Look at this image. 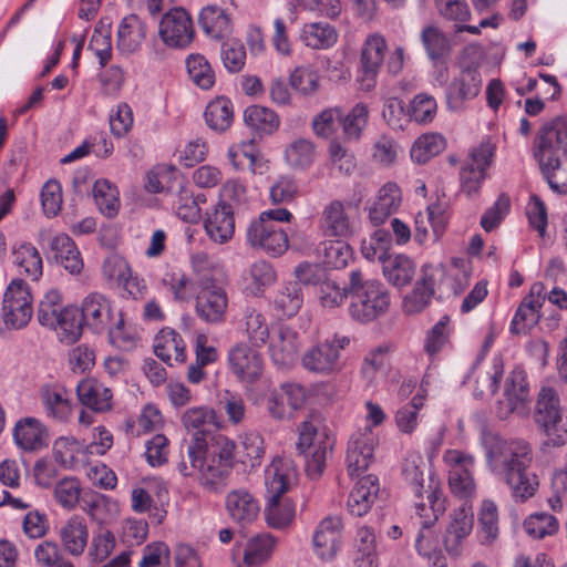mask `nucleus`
Wrapping results in <instances>:
<instances>
[{
	"label": "nucleus",
	"instance_id": "1",
	"mask_svg": "<svg viewBox=\"0 0 567 567\" xmlns=\"http://www.w3.org/2000/svg\"><path fill=\"white\" fill-rule=\"evenodd\" d=\"M296 477L292 462L275 458L265 473L267 505L264 511L267 525L274 529L288 527L295 518V505L282 498Z\"/></svg>",
	"mask_w": 567,
	"mask_h": 567
},
{
	"label": "nucleus",
	"instance_id": "2",
	"mask_svg": "<svg viewBox=\"0 0 567 567\" xmlns=\"http://www.w3.org/2000/svg\"><path fill=\"white\" fill-rule=\"evenodd\" d=\"M349 313L361 323H368L385 313L390 297L379 280L364 278L359 270H351L348 282Z\"/></svg>",
	"mask_w": 567,
	"mask_h": 567
},
{
	"label": "nucleus",
	"instance_id": "3",
	"mask_svg": "<svg viewBox=\"0 0 567 567\" xmlns=\"http://www.w3.org/2000/svg\"><path fill=\"white\" fill-rule=\"evenodd\" d=\"M297 449L306 457V473L317 480L324 471L328 456L334 445L331 431L318 416L310 415L298 426Z\"/></svg>",
	"mask_w": 567,
	"mask_h": 567
},
{
	"label": "nucleus",
	"instance_id": "4",
	"mask_svg": "<svg viewBox=\"0 0 567 567\" xmlns=\"http://www.w3.org/2000/svg\"><path fill=\"white\" fill-rule=\"evenodd\" d=\"M292 214L286 208H274L262 212L252 220L246 230L247 243L271 256H281L289 246L287 233L278 223H289Z\"/></svg>",
	"mask_w": 567,
	"mask_h": 567
},
{
	"label": "nucleus",
	"instance_id": "5",
	"mask_svg": "<svg viewBox=\"0 0 567 567\" xmlns=\"http://www.w3.org/2000/svg\"><path fill=\"white\" fill-rule=\"evenodd\" d=\"M485 458L488 470L498 480L515 471L530 467L533 450L525 440H506L495 435L485 442Z\"/></svg>",
	"mask_w": 567,
	"mask_h": 567
},
{
	"label": "nucleus",
	"instance_id": "6",
	"mask_svg": "<svg viewBox=\"0 0 567 567\" xmlns=\"http://www.w3.org/2000/svg\"><path fill=\"white\" fill-rule=\"evenodd\" d=\"M350 337L333 333L331 337L307 349L301 365L309 372L332 375L342 369L341 351L350 344Z\"/></svg>",
	"mask_w": 567,
	"mask_h": 567
},
{
	"label": "nucleus",
	"instance_id": "7",
	"mask_svg": "<svg viewBox=\"0 0 567 567\" xmlns=\"http://www.w3.org/2000/svg\"><path fill=\"white\" fill-rule=\"evenodd\" d=\"M447 467L449 486L453 495L464 499L466 504L475 497L477 485L473 475L474 456L458 450H447L443 455Z\"/></svg>",
	"mask_w": 567,
	"mask_h": 567
},
{
	"label": "nucleus",
	"instance_id": "8",
	"mask_svg": "<svg viewBox=\"0 0 567 567\" xmlns=\"http://www.w3.org/2000/svg\"><path fill=\"white\" fill-rule=\"evenodd\" d=\"M32 295L29 285L22 279H13L7 287L1 309V318L8 329H21L32 318Z\"/></svg>",
	"mask_w": 567,
	"mask_h": 567
},
{
	"label": "nucleus",
	"instance_id": "9",
	"mask_svg": "<svg viewBox=\"0 0 567 567\" xmlns=\"http://www.w3.org/2000/svg\"><path fill=\"white\" fill-rule=\"evenodd\" d=\"M495 151L496 145L491 140H484L468 153L460 172L461 190L468 197L478 194Z\"/></svg>",
	"mask_w": 567,
	"mask_h": 567
},
{
	"label": "nucleus",
	"instance_id": "10",
	"mask_svg": "<svg viewBox=\"0 0 567 567\" xmlns=\"http://www.w3.org/2000/svg\"><path fill=\"white\" fill-rule=\"evenodd\" d=\"M182 425L192 434L187 444L190 458L204 446V441L214 435V431L219 427V421L214 409L207 405L193 406L184 411L181 416Z\"/></svg>",
	"mask_w": 567,
	"mask_h": 567
},
{
	"label": "nucleus",
	"instance_id": "11",
	"mask_svg": "<svg viewBox=\"0 0 567 567\" xmlns=\"http://www.w3.org/2000/svg\"><path fill=\"white\" fill-rule=\"evenodd\" d=\"M535 159L567 156V116H557L544 123L533 143Z\"/></svg>",
	"mask_w": 567,
	"mask_h": 567
},
{
	"label": "nucleus",
	"instance_id": "12",
	"mask_svg": "<svg viewBox=\"0 0 567 567\" xmlns=\"http://www.w3.org/2000/svg\"><path fill=\"white\" fill-rule=\"evenodd\" d=\"M228 364L231 373L246 384H254L264 373L261 354L252 346L240 342L228 351Z\"/></svg>",
	"mask_w": 567,
	"mask_h": 567
},
{
	"label": "nucleus",
	"instance_id": "13",
	"mask_svg": "<svg viewBox=\"0 0 567 567\" xmlns=\"http://www.w3.org/2000/svg\"><path fill=\"white\" fill-rule=\"evenodd\" d=\"M159 35L172 48H185L194 39L193 20L184 8L167 11L159 23Z\"/></svg>",
	"mask_w": 567,
	"mask_h": 567
},
{
	"label": "nucleus",
	"instance_id": "14",
	"mask_svg": "<svg viewBox=\"0 0 567 567\" xmlns=\"http://www.w3.org/2000/svg\"><path fill=\"white\" fill-rule=\"evenodd\" d=\"M377 436L370 426L355 431L348 443L347 468L351 476L361 475L373 462Z\"/></svg>",
	"mask_w": 567,
	"mask_h": 567
},
{
	"label": "nucleus",
	"instance_id": "15",
	"mask_svg": "<svg viewBox=\"0 0 567 567\" xmlns=\"http://www.w3.org/2000/svg\"><path fill=\"white\" fill-rule=\"evenodd\" d=\"M529 386L526 372L515 368L506 378L504 400L499 402V415L506 417L509 413L524 415L528 411Z\"/></svg>",
	"mask_w": 567,
	"mask_h": 567
},
{
	"label": "nucleus",
	"instance_id": "16",
	"mask_svg": "<svg viewBox=\"0 0 567 567\" xmlns=\"http://www.w3.org/2000/svg\"><path fill=\"white\" fill-rule=\"evenodd\" d=\"M445 275L442 265H425L422 267L421 277L414 289L403 300L404 310L408 313L422 311L431 301L435 286H439Z\"/></svg>",
	"mask_w": 567,
	"mask_h": 567
},
{
	"label": "nucleus",
	"instance_id": "17",
	"mask_svg": "<svg viewBox=\"0 0 567 567\" xmlns=\"http://www.w3.org/2000/svg\"><path fill=\"white\" fill-rule=\"evenodd\" d=\"M79 310L84 326L95 333L106 331L117 316L111 300L100 292L89 293L83 299L81 309Z\"/></svg>",
	"mask_w": 567,
	"mask_h": 567
},
{
	"label": "nucleus",
	"instance_id": "18",
	"mask_svg": "<svg viewBox=\"0 0 567 567\" xmlns=\"http://www.w3.org/2000/svg\"><path fill=\"white\" fill-rule=\"evenodd\" d=\"M473 523L474 515L470 504L463 503L454 511L443 539L445 550L451 557L462 555L463 544L472 533Z\"/></svg>",
	"mask_w": 567,
	"mask_h": 567
},
{
	"label": "nucleus",
	"instance_id": "19",
	"mask_svg": "<svg viewBox=\"0 0 567 567\" xmlns=\"http://www.w3.org/2000/svg\"><path fill=\"white\" fill-rule=\"evenodd\" d=\"M228 297L224 288L214 284L202 286L195 305L197 316L207 323L225 320Z\"/></svg>",
	"mask_w": 567,
	"mask_h": 567
},
{
	"label": "nucleus",
	"instance_id": "20",
	"mask_svg": "<svg viewBox=\"0 0 567 567\" xmlns=\"http://www.w3.org/2000/svg\"><path fill=\"white\" fill-rule=\"evenodd\" d=\"M208 454L209 456L215 457L216 460H220L224 463H228V465L235 466L236 463V444L233 440L227 437L224 434H214L209 439L204 441V446L202 450L194 454L190 458L189 451H187V457L190 462V466L187 467L185 463H182L179 466V473L183 476H194L195 475V463L200 462V456Z\"/></svg>",
	"mask_w": 567,
	"mask_h": 567
},
{
	"label": "nucleus",
	"instance_id": "21",
	"mask_svg": "<svg viewBox=\"0 0 567 567\" xmlns=\"http://www.w3.org/2000/svg\"><path fill=\"white\" fill-rule=\"evenodd\" d=\"M235 210L229 203H218L207 210L204 221L206 235L216 244L228 243L235 233Z\"/></svg>",
	"mask_w": 567,
	"mask_h": 567
},
{
	"label": "nucleus",
	"instance_id": "22",
	"mask_svg": "<svg viewBox=\"0 0 567 567\" xmlns=\"http://www.w3.org/2000/svg\"><path fill=\"white\" fill-rule=\"evenodd\" d=\"M12 436L16 445L24 452H37L49 445L48 427L32 416L18 420Z\"/></svg>",
	"mask_w": 567,
	"mask_h": 567
},
{
	"label": "nucleus",
	"instance_id": "23",
	"mask_svg": "<svg viewBox=\"0 0 567 567\" xmlns=\"http://www.w3.org/2000/svg\"><path fill=\"white\" fill-rule=\"evenodd\" d=\"M342 520L338 516H328L317 526L313 534V549L322 560L336 557L341 543Z\"/></svg>",
	"mask_w": 567,
	"mask_h": 567
},
{
	"label": "nucleus",
	"instance_id": "24",
	"mask_svg": "<svg viewBox=\"0 0 567 567\" xmlns=\"http://www.w3.org/2000/svg\"><path fill=\"white\" fill-rule=\"evenodd\" d=\"M298 333L288 326H280L269 341V353L272 362L279 368L291 367L299 351Z\"/></svg>",
	"mask_w": 567,
	"mask_h": 567
},
{
	"label": "nucleus",
	"instance_id": "25",
	"mask_svg": "<svg viewBox=\"0 0 567 567\" xmlns=\"http://www.w3.org/2000/svg\"><path fill=\"white\" fill-rule=\"evenodd\" d=\"M225 507L229 518L241 526L251 524L259 515L258 499L246 488H236L226 495Z\"/></svg>",
	"mask_w": 567,
	"mask_h": 567
},
{
	"label": "nucleus",
	"instance_id": "26",
	"mask_svg": "<svg viewBox=\"0 0 567 567\" xmlns=\"http://www.w3.org/2000/svg\"><path fill=\"white\" fill-rule=\"evenodd\" d=\"M348 207H350L348 205ZM320 229L324 236L347 238L353 234V221L348 213L347 205L340 200H332L322 209Z\"/></svg>",
	"mask_w": 567,
	"mask_h": 567
},
{
	"label": "nucleus",
	"instance_id": "27",
	"mask_svg": "<svg viewBox=\"0 0 567 567\" xmlns=\"http://www.w3.org/2000/svg\"><path fill=\"white\" fill-rule=\"evenodd\" d=\"M482 87L480 73H458L446 87V103L451 111L463 109L465 101L477 96Z\"/></svg>",
	"mask_w": 567,
	"mask_h": 567
},
{
	"label": "nucleus",
	"instance_id": "28",
	"mask_svg": "<svg viewBox=\"0 0 567 567\" xmlns=\"http://www.w3.org/2000/svg\"><path fill=\"white\" fill-rule=\"evenodd\" d=\"M198 24L203 32L213 40H221L233 32L230 13L217 4H208L199 11Z\"/></svg>",
	"mask_w": 567,
	"mask_h": 567
},
{
	"label": "nucleus",
	"instance_id": "29",
	"mask_svg": "<svg viewBox=\"0 0 567 567\" xmlns=\"http://www.w3.org/2000/svg\"><path fill=\"white\" fill-rule=\"evenodd\" d=\"M379 493V480L374 475L362 476L352 488L347 507L352 516L365 515L373 505Z\"/></svg>",
	"mask_w": 567,
	"mask_h": 567
},
{
	"label": "nucleus",
	"instance_id": "30",
	"mask_svg": "<svg viewBox=\"0 0 567 567\" xmlns=\"http://www.w3.org/2000/svg\"><path fill=\"white\" fill-rule=\"evenodd\" d=\"M402 194L400 187L392 182L384 184L369 209V219L374 226L382 225L400 207Z\"/></svg>",
	"mask_w": 567,
	"mask_h": 567
},
{
	"label": "nucleus",
	"instance_id": "31",
	"mask_svg": "<svg viewBox=\"0 0 567 567\" xmlns=\"http://www.w3.org/2000/svg\"><path fill=\"white\" fill-rule=\"evenodd\" d=\"M234 466L216 460L208 454L200 456V462L195 463V475L199 483L209 491H218L225 486Z\"/></svg>",
	"mask_w": 567,
	"mask_h": 567
},
{
	"label": "nucleus",
	"instance_id": "32",
	"mask_svg": "<svg viewBox=\"0 0 567 567\" xmlns=\"http://www.w3.org/2000/svg\"><path fill=\"white\" fill-rule=\"evenodd\" d=\"M60 539L65 551L74 557L81 556L89 542V528L82 516L73 515L61 527Z\"/></svg>",
	"mask_w": 567,
	"mask_h": 567
},
{
	"label": "nucleus",
	"instance_id": "33",
	"mask_svg": "<svg viewBox=\"0 0 567 567\" xmlns=\"http://www.w3.org/2000/svg\"><path fill=\"white\" fill-rule=\"evenodd\" d=\"M50 249L55 261L71 275H79L83 260L74 241L66 234H59L50 239Z\"/></svg>",
	"mask_w": 567,
	"mask_h": 567
},
{
	"label": "nucleus",
	"instance_id": "34",
	"mask_svg": "<svg viewBox=\"0 0 567 567\" xmlns=\"http://www.w3.org/2000/svg\"><path fill=\"white\" fill-rule=\"evenodd\" d=\"M477 530L476 537L481 545L492 546L499 536V515L498 507L493 499L485 498L482 501L477 512Z\"/></svg>",
	"mask_w": 567,
	"mask_h": 567
},
{
	"label": "nucleus",
	"instance_id": "35",
	"mask_svg": "<svg viewBox=\"0 0 567 567\" xmlns=\"http://www.w3.org/2000/svg\"><path fill=\"white\" fill-rule=\"evenodd\" d=\"M76 393L80 402L95 412H104L112 406L111 390L97 380H82L76 386Z\"/></svg>",
	"mask_w": 567,
	"mask_h": 567
},
{
	"label": "nucleus",
	"instance_id": "36",
	"mask_svg": "<svg viewBox=\"0 0 567 567\" xmlns=\"http://www.w3.org/2000/svg\"><path fill=\"white\" fill-rule=\"evenodd\" d=\"M498 481L509 488L511 496L516 503H524L533 497L539 486L538 477L530 467L515 471Z\"/></svg>",
	"mask_w": 567,
	"mask_h": 567
},
{
	"label": "nucleus",
	"instance_id": "37",
	"mask_svg": "<svg viewBox=\"0 0 567 567\" xmlns=\"http://www.w3.org/2000/svg\"><path fill=\"white\" fill-rule=\"evenodd\" d=\"M40 401L45 414L59 422H66L72 414L69 393L60 386H45L40 392Z\"/></svg>",
	"mask_w": 567,
	"mask_h": 567
},
{
	"label": "nucleus",
	"instance_id": "38",
	"mask_svg": "<svg viewBox=\"0 0 567 567\" xmlns=\"http://www.w3.org/2000/svg\"><path fill=\"white\" fill-rule=\"evenodd\" d=\"M145 35L146 25L144 21L135 14H130L118 25L117 49L122 53H133L141 47Z\"/></svg>",
	"mask_w": 567,
	"mask_h": 567
},
{
	"label": "nucleus",
	"instance_id": "39",
	"mask_svg": "<svg viewBox=\"0 0 567 567\" xmlns=\"http://www.w3.org/2000/svg\"><path fill=\"white\" fill-rule=\"evenodd\" d=\"M154 353L164 362L172 365V360L184 362L186 360L185 343L182 337L173 329H162L154 340Z\"/></svg>",
	"mask_w": 567,
	"mask_h": 567
},
{
	"label": "nucleus",
	"instance_id": "40",
	"mask_svg": "<svg viewBox=\"0 0 567 567\" xmlns=\"http://www.w3.org/2000/svg\"><path fill=\"white\" fill-rule=\"evenodd\" d=\"M354 567H378L377 536L370 526H360L354 538Z\"/></svg>",
	"mask_w": 567,
	"mask_h": 567
},
{
	"label": "nucleus",
	"instance_id": "41",
	"mask_svg": "<svg viewBox=\"0 0 567 567\" xmlns=\"http://www.w3.org/2000/svg\"><path fill=\"white\" fill-rule=\"evenodd\" d=\"M302 43L315 50H327L338 41V32L327 22L306 23L301 30Z\"/></svg>",
	"mask_w": 567,
	"mask_h": 567
},
{
	"label": "nucleus",
	"instance_id": "42",
	"mask_svg": "<svg viewBox=\"0 0 567 567\" xmlns=\"http://www.w3.org/2000/svg\"><path fill=\"white\" fill-rule=\"evenodd\" d=\"M13 262L20 274L38 280L42 276L43 262L39 250L30 243H23L13 248Z\"/></svg>",
	"mask_w": 567,
	"mask_h": 567
},
{
	"label": "nucleus",
	"instance_id": "43",
	"mask_svg": "<svg viewBox=\"0 0 567 567\" xmlns=\"http://www.w3.org/2000/svg\"><path fill=\"white\" fill-rule=\"evenodd\" d=\"M81 508L97 524H105L116 512V504L107 496L96 492H85L82 495Z\"/></svg>",
	"mask_w": 567,
	"mask_h": 567
},
{
	"label": "nucleus",
	"instance_id": "44",
	"mask_svg": "<svg viewBox=\"0 0 567 567\" xmlns=\"http://www.w3.org/2000/svg\"><path fill=\"white\" fill-rule=\"evenodd\" d=\"M277 538L269 533H261L249 538L245 546L244 564L259 566L268 560L276 547Z\"/></svg>",
	"mask_w": 567,
	"mask_h": 567
},
{
	"label": "nucleus",
	"instance_id": "45",
	"mask_svg": "<svg viewBox=\"0 0 567 567\" xmlns=\"http://www.w3.org/2000/svg\"><path fill=\"white\" fill-rule=\"evenodd\" d=\"M303 296L297 281H290L280 286L272 299L275 310L286 317L295 316L301 308Z\"/></svg>",
	"mask_w": 567,
	"mask_h": 567
},
{
	"label": "nucleus",
	"instance_id": "46",
	"mask_svg": "<svg viewBox=\"0 0 567 567\" xmlns=\"http://www.w3.org/2000/svg\"><path fill=\"white\" fill-rule=\"evenodd\" d=\"M536 162L549 187L557 193L567 194V156L538 158Z\"/></svg>",
	"mask_w": 567,
	"mask_h": 567
},
{
	"label": "nucleus",
	"instance_id": "47",
	"mask_svg": "<svg viewBox=\"0 0 567 567\" xmlns=\"http://www.w3.org/2000/svg\"><path fill=\"white\" fill-rule=\"evenodd\" d=\"M244 122L259 134H272L280 125L277 113L268 107L250 105L244 111Z\"/></svg>",
	"mask_w": 567,
	"mask_h": 567
},
{
	"label": "nucleus",
	"instance_id": "48",
	"mask_svg": "<svg viewBox=\"0 0 567 567\" xmlns=\"http://www.w3.org/2000/svg\"><path fill=\"white\" fill-rule=\"evenodd\" d=\"M58 320L59 323L53 326L52 329L56 331L60 340L66 344L76 342L82 334L84 326L78 307H64Z\"/></svg>",
	"mask_w": 567,
	"mask_h": 567
},
{
	"label": "nucleus",
	"instance_id": "49",
	"mask_svg": "<svg viewBox=\"0 0 567 567\" xmlns=\"http://www.w3.org/2000/svg\"><path fill=\"white\" fill-rule=\"evenodd\" d=\"M204 117L209 128L216 132H225L233 123V103L227 97H217L207 104Z\"/></svg>",
	"mask_w": 567,
	"mask_h": 567
},
{
	"label": "nucleus",
	"instance_id": "50",
	"mask_svg": "<svg viewBox=\"0 0 567 567\" xmlns=\"http://www.w3.org/2000/svg\"><path fill=\"white\" fill-rule=\"evenodd\" d=\"M102 271L107 279L124 284L125 288L134 297L136 292L133 291V288H136L138 293H142V290L145 288V286H140L137 277L131 276L128 264L118 256L106 258L103 262Z\"/></svg>",
	"mask_w": 567,
	"mask_h": 567
},
{
	"label": "nucleus",
	"instance_id": "51",
	"mask_svg": "<svg viewBox=\"0 0 567 567\" xmlns=\"http://www.w3.org/2000/svg\"><path fill=\"white\" fill-rule=\"evenodd\" d=\"M382 268L388 281L396 287L406 286L414 275L412 260L403 255L388 256Z\"/></svg>",
	"mask_w": 567,
	"mask_h": 567
},
{
	"label": "nucleus",
	"instance_id": "52",
	"mask_svg": "<svg viewBox=\"0 0 567 567\" xmlns=\"http://www.w3.org/2000/svg\"><path fill=\"white\" fill-rule=\"evenodd\" d=\"M93 198L99 210L106 217H115L120 209L118 190L107 179H97L93 185Z\"/></svg>",
	"mask_w": 567,
	"mask_h": 567
},
{
	"label": "nucleus",
	"instance_id": "53",
	"mask_svg": "<svg viewBox=\"0 0 567 567\" xmlns=\"http://www.w3.org/2000/svg\"><path fill=\"white\" fill-rule=\"evenodd\" d=\"M445 148V140L437 133L419 136L412 144L410 156L413 162L424 164Z\"/></svg>",
	"mask_w": 567,
	"mask_h": 567
},
{
	"label": "nucleus",
	"instance_id": "54",
	"mask_svg": "<svg viewBox=\"0 0 567 567\" xmlns=\"http://www.w3.org/2000/svg\"><path fill=\"white\" fill-rule=\"evenodd\" d=\"M322 262L331 268H344L352 259V248L343 240H324L318 247Z\"/></svg>",
	"mask_w": 567,
	"mask_h": 567
},
{
	"label": "nucleus",
	"instance_id": "55",
	"mask_svg": "<svg viewBox=\"0 0 567 567\" xmlns=\"http://www.w3.org/2000/svg\"><path fill=\"white\" fill-rule=\"evenodd\" d=\"M244 321L245 332L250 344L255 348L262 347L269 339V324L265 315L255 308H247Z\"/></svg>",
	"mask_w": 567,
	"mask_h": 567
},
{
	"label": "nucleus",
	"instance_id": "56",
	"mask_svg": "<svg viewBox=\"0 0 567 567\" xmlns=\"http://www.w3.org/2000/svg\"><path fill=\"white\" fill-rule=\"evenodd\" d=\"M423 405L424 396L417 394L396 410L394 422L401 433L410 435L416 430L420 422V411Z\"/></svg>",
	"mask_w": 567,
	"mask_h": 567
},
{
	"label": "nucleus",
	"instance_id": "57",
	"mask_svg": "<svg viewBox=\"0 0 567 567\" xmlns=\"http://www.w3.org/2000/svg\"><path fill=\"white\" fill-rule=\"evenodd\" d=\"M422 44L431 60L443 59L451 50L450 40L435 25H426L421 32Z\"/></svg>",
	"mask_w": 567,
	"mask_h": 567
},
{
	"label": "nucleus",
	"instance_id": "58",
	"mask_svg": "<svg viewBox=\"0 0 567 567\" xmlns=\"http://www.w3.org/2000/svg\"><path fill=\"white\" fill-rule=\"evenodd\" d=\"M388 45L383 37L369 35L361 50V63L364 71H377L381 68Z\"/></svg>",
	"mask_w": 567,
	"mask_h": 567
},
{
	"label": "nucleus",
	"instance_id": "59",
	"mask_svg": "<svg viewBox=\"0 0 567 567\" xmlns=\"http://www.w3.org/2000/svg\"><path fill=\"white\" fill-rule=\"evenodd\" d=\"M87 50L99 59V66H106L112 56V42L110 23L100 21L95 27Z\"/></svg>",
	"mask_w": 567,
	"mask_h": 567
},
{
	"label": "nucleus",
	"instance_id": "60",
	"mask_svg": "<svg viewBox=\"0 0 567 567\" xmlns=\"http://www.w3.org/2000/svg\"><path fill=\"white\" fill-rule=\"evenodd\" d=\"M316 151L311 141L298 138L290 143L285 151L287 163L297 169L308 168L315 161Z\"/></svg>",
	"mask_w": 567,
	"mask_h": 567
},
{
	"label": "nucleus",
	"instance_id": "61",
	"mask_svg": "<svg viewBox=\"0 0 567 567\" xmlns=\"http://www.w3.org/2000/svg\"><path fill=\"white\" fill-rule=\"evenodd\" d=\"M564 414L557 392L553 388L544 386L540 389L536 403L535 420L543 424L549 420Z\"/></svg>",
	"mask_w": 567,
	"mask_h": 567
},
{
	"label": "nucleus",
	"instance_id": "62",
	"mask_svg": "<svg viewBox=\"0 0 567 567\" xmlns=\"http://www.w3.org/2000/svg\"><path fill=\"white\" fill-rule=\"evenodd\" d=\"M82 486L75 477H64L54 487V498L64 509L71 511L82 503Z\"/></svg>",
	"mask_w": 567,
	"mask_h": 567
},
{
	"label": "nucleus",
	"instance_id": "63",
	"mask_svg": "<svg viewBox=\"0 0 567 567\" xmlns=\"http://www.w3.org/2000/svg\"><path fill=\"white\" fill-rule=\"evenodd\" d=\"M241 450L236 451L238 461L246 466L256 467L265 454L264 440L255 432L246 433L240 443Z\"/></svg>",
	"mask_w": 567,
	"mask_h": 567
},
{
	"label": "nucleus",
	"instance_id": "64",
	"mask_svg": "<svg viewBox=\"0 0 567 567\" xmlns=\"http://www.w3.org/2000/svg\"><path fill=\"white\" fill-rule=\"evenodd\" d=\"M34 559L41 567H74L60 546L51 540H44L35 547Z\"/></svg>",
	"mask_w": 567,
	"mask_h": 567
}]
</instances>
